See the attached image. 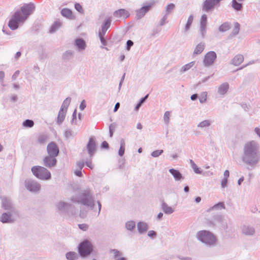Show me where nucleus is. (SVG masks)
<instances>
[{
	"instance_id": "nucleus-1",
	"label": "nucleus",
	"mask_w": 260,
	"mask_h": 260,
	"mask_svg": "<svg viewBox=\"0 0 260 260\" xmlns=\"http://www.w3.org/2000/svg\"><path fill=\"white\" fill-rule=\"evenodd\" d=\"M257 146L254 141L247 143L244 147L243 161L248 165H254L258 161Z\"/></svg>"
},
{
	"instance_id": "nucleus-2",
	"label": "nucleus",
	"mask_w": 260,
	"mask_h": 260,
	"mask_svg": "<svg viewBox=\"0 0 260 260\" xmlns=\"http://www.w3.org/2000/svg\"><path fill=\"white\" fill-rule=\"evenodd\" d=\"M31 171L34 175L39 179L48 180L51 177L50 173L44 167L40 166L34 167L31 169Z\"/></svg>"
},
{
	"instance_id": "nucleus-3",
	"label": "nucleus",
	"mask_w": 260,
	"mask_h": 260,
	"mask_svg": "<svg viewBox=\"0 0 260 260\" xmlns=\"http://www.w3.org/2000/svg\"><path fill=\"white\" fill-rule=\"evenodd\" d=\"M198 238L207 244L212 245L215 243V236L209 232L203 231L198 233Z\"/></svg>"
},
{
	"instance_id": "nucleus-4",
	"label": "nucleus",
	"mask_w": 260,
	"mask_h": 260,
	"mask_svg": "<svg viewBox=\"0 0 260 260\" xmlns=\"http://www.w3.org/2000/svg\"><path fill=\"white\" fill-rule=\"evenodd\" d=\"M26 17H23L20 12H16L12 17L9 23V26L13 30L16 29L19 23L23 22Z\"/></svg>"
},
{
	"instance_id": "nucleus-5",
	"label": "nucleus",
	"mask_w": 260,
	"mask_h": 260,
	"mask_svg": "<svg viewBox=\"0 0 260 260\" xmlns=\"http://www.w3.org/2000/svg\"><path fill=\"white\" fill-rule=\"evenodd\" d=\"M92 250V246L90 242L86 240L81 243L79 246V252L82 256L88 255Z\"/></svg>"
},
{
	"instance_id": "nucleus-6",
	"label": "nucleus",
	"mask_w": 260,
	"mask_h": 260,
	"mask_svg": "<svg viewBox=\"0 0 260 260\" xmlns=\"http://www.w3.org/2000/svg\"><path fill=\"white\" fill-rule=\"evenodd\" d=\"M35 6L32 4H28L24 5L21 8V12L23 14H21L23 17H26V19L27 16L30 15L34 11Z\"/></svg>"
},
{
	"instance_id": "nucleus-7",
	"label": "nucleus",
	"mask_w": 260,
	"mask_h": 260,
	"mask_svg": "<svg viewBox=\"0 0 260 260\" xmlns=\"http://www.w3.org/2000/svg\"><path fill=\"white\" fill-rule=\"evenodd\" d=\"M216 54L214 52L211 51L208 53L204 58V63L205 66L211 65L215 60Z\"/></svg>"
},
{
	"instance_id": "nucleus-8",
	"label": "nucleus",
	"mask_w": 260,
	"mask_h": 260,
	"mask_svg": "<svg viewBox=\"0 0 260 260\" xmlns=\"http://www.w3.org/2000/svg\"><path fill=\"white\" fill-rule=\"evenodd\" d=\"M47 151L50 156H56L58 153L59 150L56 144L54 142H51L48 145Z\"/></svg>"
},
{
	"instance_id": "nucleus-9",
	"label": "nucleus",
	"mask_w": 260,
	"mask_h": 260,
	"mask_svg": "<svg viewBox=\"0 0 260 260\" xmlns=\"http://www.w3.org/2000/svg\"><path fill=\"white\" fill-rule=\"evenodd\" d=\"M26 188L32 191H37L40 189V185L37 182L28 180L26 181Z\"/></svg>"
},
{
	"instance_id": "nucleus-10",
	"label": "nucleus",
	"mask_w": 260,
	"mask_h": 260,
	"mask_svg": "<svg viewBox=\"0 0 260 260\" xmlns=\"http://www.w3.org/2000/svg\"><path fill=\"white\" fill-rule=\"evenodd\" d=\"M96 144L94 140L91 138H90L89 142L87 145V148L88 150V153L90 156H92L95 151Z\"/></svg>"
},
{
	"instance_id": "nucleus-11",
	"label": "nucleus",
	"mask_w": 260,
	"mask_h": 260,
	"mask_svg": "<svg viewBox=\"0 0 260 260\" xmlns=\"http://www.w3.org/2000/svg\"><path fill=\"white\" fill-rule=\"evenodd\" d=\"M55 156H47L44 158V165L48 167H52L55 165L56 160Z\"/></svg>"
},
{
	"instance_id": "nucleus-12",
	"label": "nucleus",
	"mask_w": 260,
	"mask_h": 260,
	"mask_svg": "<svg viewBox=\"0 0 260 260\" xmlns=\"http://www.w3.org/2000/svg\"><path fill=\"white\" fill-rule=\"evenodd\" d=\"M114 15L116 17L126 18L129 17V14L128 11L125 9H119L114 12Z\"/></svg>"
},
{
	"instance_id": "nucleus-13",
	"label": "nucleus",
	"mask_w": 260,
	"mask_h": 260,
	"mask_svg": "<svg viewBox=\"0 0 260 260\" xmlns=\"http://www.w3.org/2000/svg\"><path fill=\"white\" fill-rule=\"evenodd\" d=\"M207 16L206 15H203L202 16V18H201V28H200V30H201V32L202 33V36H204V34L206 31V24H207Z\"/></svg>"
},
{
	"instance_id": "nucleus-14",
	"label": "nucleus",
	"mask_w": 260,
	"mask_h": 260,
	"mask_svg": "<svg viewBox=\"0 0 260 260\" xmlns=\"http://www.w3.org/2000/svg\"><path fill=\"white\" fill-rule=\"evenodd\" d=\"M149 6L143 7L137 11V16L138 18L143 17L145 14L149 10Z\"/></svg>"
},
{
	"instance_id": "nucleus-15",
	"label": "nucleus",
	"mask_w": 260,
	"mask_h": 260,
	"mask_svg": "<svg viewBox=\"0 0 260 260\" xmlns=\"http://www.w3.org/2000/svg\"><path fill=\"white\" fill-rule=\"evenodd\" d=\"M244 57L241 55L236 56L233 59V63L234 65L238 66L243 61Z\"/></svg>"
},
{
	"instance_id": "nucleus-16",
	"label": "nucleus",
	"mask_w": 260,
	"mask_h": 260,
	"mask_svg": "<svg viewBox=\"0 0 260 260\" xmlns=\"http://www.w3.org/2000/svg\"><path fill=\"white\" fill-rule=\"evenodd\" d=\"M67 111L60 109L58 115L57 122L61 123L64 120Z\"/></svg>"
},
{
	"instance_id": "nucleus-17",
	"label": "nucleus",
	"mask_w": 260,
	"mask_h": 260,
	"mask_svg": "<svg viewBox=\"0 0 260 260\" xmlns=\"http://www.w3.org/2000/svg\"><path fill=\"white\" fill-rule=\"evenodd\" d=\"M77 202L81 203L82 204L87 206H92L93 204L92 200L89 197H86V199L77 200Z\"/></svg>"
},
{
	"instance_id": "nucleus-18",
	"label": "nucleus",
	"mask_w": 260,
	"mask_h": 260,
	"mask_svg": "<svg viewBox=\"0 0 260 260\" xmlns=\"http://www.w3.org/2000/svg\"><path fill=\"white\" fill-rule=\"evenodd\" d=\"M138 229L140 233L146 232L148 230V225L146 223L139 222L138 224Z\"/></svg>"
},
{
	"instance_id": "nucleus-19",
	"label": "nucleus",
	"mask_w": 260,
	"mask_h": 260,
	"mask_svg": "<svg viewBox=\"0 0 260 260\" xmlns=\"http://www.w3.org/2000/svg\"><path fill=\"white\" fill-rule=\"evenodd\" d=\"M111 21V20L110 19H107L105 23L102 26L101 31H100V32H102V33L105 34L106 31L110 26Z\"/></svg>"
},
{
	"instance_id": "nucleus-20",
	"label": "nucleus",
	"mask_w": 260,
	"mask_h": 260,
	"mask_svg": "<svg viewBox=\"0 0 260 260\" xmlns=\"http://www.w3.org/2000/svg\"><path fill=\"white\" fill-rule=\"evenodd\" d=\"M162 209L164 212L167 214H171L174 212L173 209L168 206L166 203L162 204Z\"/></svg>"
},
{
	"instance_id": "nucleus-21",
	"label": "nucleus",
	"mask_w": 260,
	"mask_h": 260,
	"mask_svg": "<svg viewBox=\"0 0 260 260\" xmlns=\"http://www.w3.org/2000/svg\"><path fill=\"white\" fill-rule=\"evenodd\" d=\"M1 221L3 223H5L11 222L13 221V220L12 219L11 216L5 213L2 215L1 218Z\"/></svg>"
},
{
	"instance_id": "nucleus-22",
	"label": "nucleus",
	"mask_w": 260,
	"mask_h": 260,
	"mask_svg": "<svg viewBox=\"0 0 260 260\" xmlns=\"http://www.w3.org/2000/svg\"><path fill=\"white\" fill-rule=\"evenodd\" d=\"M76 45L79 49H84L85 47V43L84 40L78 39L76 40Z\"/></svg>"
},
{
	"instance_id": "nucleus-23",
	"label": "nucleus",
	"mask_w": 260,
	"mask_h": 260,
	"mask_svg": "<svg viewBox=\"0 0 260 260\" xmlns=\"http://www.w3.org/2000/svg\"><path fill=\"white\" fill-rule=\"evenodd\" d=\"M169 171L173 175L176 180H180L181 178V174L178 171L172 169H170Z\"/></svg>"
},
{
	"instance_id": "nucleus-24",
	"label": "nucleus",
	"mask_w": 260,
	"mask_h": 260,
	"mask_svg": "<svg viewBox=\"0 0 260 260\" xmlns=\"http://www.w3.org/2000/svg\"><path fill=\"white\" fill-rule=\"evenodd\" d=\"M228 89L229 85L227 83H224L219 87L218 91L220 94H223L226 93Z\"/></svg>"
},
{
	"instance_id": "nucleus-25",
	"label": "nucleus",
	"mask_w": 260,
	"mask_h": 260,
	"mask_svg": "<svg viewBox=\"0 0 260 260\" xmlns=\"http://www.w3.org/2000/svg\"><path fill=\"white\" fill-rule=\"evenodd\" d=\"M125 141L124 139H121L120 141V148L119 150L118 154L120 156H122L125 151Z\"/></svg>"
},
{
	"instance_id": "nucleus-26",
	"label": "nucleus",
	"mask_w": 260,
	"mask_h": 260,
	"mask_svg": "<svg viewBox=\"0 0 260 260\" xmlns=\"http://www.w3.org/2000/svg\"><path fill=\"white\" fill-rule=\"evenodd\" d=\"M61 13L63 16L66 17L67 18L71 19L72 17V12L69 9H63L61 11Z\"/></svg>"
},
{
	"instance_id": "nucleus-27",
	"label": "nucleus",
	"mask_w": 260,
	"mask_h": 260,
	"mask_svg": "<svg viewBox=\"0 0 260 260\" xmlns=\"http://www.w3.org/2000/svg\"><path fill=\"white\" fill-rule=\"evenodd\" d=\"M78 257V254L74 252H69L66 254V257L69 260H74Z\"/></svg>"
},
{
	"instance_id": "nucleus-28",
	"label": "nucleus",
	"mask_w": 260,
	"mask_h": 260,
	"mask_svg": "<svg viewBox=\"0 0 260 260\" xmlns=\"http://www.w3.org/2000/svg\"><path fill=\"white\" fill-rule=\"evenodd\" d=\"M71 99L70 98H67L63 102V104L61 106L60 109L67 111V109H68V106H69V105L71 103Z\"/></svg>"
},
{
	"instance_id": "nucleus-29",
	"label": "nucleus",
	"mask_w": 260,
	"mask_h": 260,
	"mask_svg": "<svg viewBox=\"0 0 260 260\" xmlns=\"http://www.w3.org/2000/svg\"><path fill=\"white\" fill-rule=\"evenodd\" d=\"M61 24L60 22H59V21H55V23L52 25V26L50 28V32H54L56 29L59 28L61 26Z\"/></svg>"
},
{
	"instance_id": "nucleus-30",
	"label": "nucleus",
	"mask_w": 260,
	"mask_h": 260,
	"mask_svg": "<svg viewBox=\"0 0 260 260\" xmlns=\"http://www.w3.org/2000/svg\"><path fill=\"white\" fill-rule=\"evenodd\" d=\"M204 49V45L199 44L197 46V47L194 50V53L196 54H200L203 51Z\"/></svg>"
},
{
	"instance_id": "nucleus-31",
	"label": "nucleus",
	"mask_w": 260,
	"mask_h": 260,
	"mask_svg": "<svg viewBox=\"0 0 260 260\" xmlns=\"http://www.w3.org/2000/svg\"><path fill=\"white\" fill-rule=\"evenodd\" d=\"M232 7L237 11L241 10L242 8L241 4L237 3L236 0H233Z\"/></svg>"
},
{
	"instance_id": "nucleus-32",
	"label": "nucleus",
	"mask_w": 260,
	"mask_h": 260,
	"mask_svg": "<svg viewBox=\"0 0 260 260\" xmlns=\"http://www.w3.org/2000/svg\"><path fill=\"white\" fill-rule=\"evenodd\" d=\"M243 232L246 235H252L254 233V230L252 228L245 227L243 229Z\"/></svg>"
},
{
	"instance_id": "nucleus-33",
	"label": "nucleus",
	"mask_w": 260,
	"mask_h": 260,
	"mask_svg": "<svg viewBox=\"0 0 260 260\" xmlns=\"http://www.w3.org/2000/svg\"><path fill=\"white\" fill-rule=\"evenodd\" d=\"M3 206L5 209H8L11 207V204L8 199H5L3 200Z\"/></svg>"
},
{
	"instance_id": "nucleus-34",
	"label": "nucleus",
	"mask_w": 260,
	"mask_h": 260,
	"mask_svg": "<svg viewBox=\"0 0 260 260\" xmlns=\"http://www.w3.org/2000/svg\"><path fill=\"white\" fill-rule=\"evenodd\" d=\"M135 227V223L134 221H130L126 223V228L128 230H132Z\"/></svg>"
},
{
	"instance_id": "nucleus-35",
	"label": "nucleus",
	"mask_w": 260,
	"mask_h": 260,
	"mask_svg": "<svg viewBox=\"0 0 260 260\" xmlns=\"http://www.w3.org/2000/svg\"><path fill=\"white\" fill-rule=\"evenodd\" d=\"M230 28V25L227 23H224L222 24L220 27H219V30L221 31H224L227 30H228Z\"/></svg>"
},
{
	"instance_id": "nucleus-36",
	"label": "nucleus",
	"mask_w": 260,
	"mask_h": 260,
	"mask_svg": "<svg viewBox=\"0 0 260 260\" xmlns=\"http://www.w3.org/2000/svg\"><path fill=\"white\" fill-rule=\"evenodd\" d=\"M34 122L31 120H26L23 122V125L24 126L31 127L34 125Z\"/></svg>"
},
{
	"instance_id": "nucleus-37",
	"label": "nucleus",
	"mask_w": 260,
	"mask_h": 260,
	"mask_svg": "<svg viewBox=\"0 0 260 260\" xmlns=\"http://www.w3.org/2000/svg\"><path fill=\"white\" fill-rule=\"evenodd\" d=\"M193 16L190 15L188 19V20H187V24H186V26H185V29L186 30H188L190 27V26L191 25L192 21H193Z\"/></svg>"
},
{
	"instance_id": "nucleus-38",
	"label": "nucleus",
	"mask_w": 260,
	"mask_h": 260,
	"mask_svg": "<svg viewBox=\"0 0 260 260\" xmlns=\"http://www.w3.org/2000/svg\"><path fill=\"white\" fill-rule=\"evenodd\" d=\"M190 164L191 165V167H192V169H193L194 171L196 173L199 174V173H201V172L199 170V169L198 168L197 166L194 163V162L192 160H190Z\"/></svg>"
},
{
	"instance_id": "nucleus-39",
	"label": "nucleus",
	"mask_w": 260,
	"mask_h": 260,
	"mask_svg": "<svg viewBox=\"0 0 260 260\" xmlns=\"http://www.w3.org/2000/svg\"><path fill=\"white\" fill-rule=\"evenodd\" d=\"M47 139V136L45 135H41L39 137L38 141L40 143H44L46 141Z\"/></svg>"
},
{
	"instance_id": "nucleus-40",
	"label": "nucleus",
	"mask_w": 260,
	"mask_h": 260,
	"mask_svg": "<svg viewBox=\"0 0 260 260\" xmlns=\"http://www.w3.org/2000/svg\"><path fill=\"white\" fill-rule=\"evenodd\" d=\"M193 65V62H190V63L185 65L184 66H183L182 67V71L184 72V71H185L186 70H188L190 68H191Z\"/></svg>"
},
{
	"instance_id": "nucleus-41",
	"label": "nucleus",
	"mask_w": 260,
	"mask_h": 260,
	"mask_svg": "<svg viewBox=\"0 0 260 260\" xmlns=\"http://www.w3.org/2000/svg\"><path fill=\"white\" fill-rule=\"evenodd\" d=\"M170 116V112L169 111H167L164 115V120L167 124H168L169 122Z\"/></svg>"
},
{
	"instance_id": "nucleus-42",
	"label": "nucleus",
	"mask_w": 260,
	"mask_h": 260,
	"mask_svg": "<svg viewBox=\"0 0 260 260\" xmlns=\"http://www.w3.org/2000/svg\"><path fill=\"white\" fill-rule=\"evenodd\" d=\"M175 6L173 4H169L167 8V13H171L175 9Z\"/></svg>"
},
{
	"instance_id": "nucleus-43",
	"label": "nucleus",
	"mask_w": 260,
	"mask_h": 260,
	"mask_svg": "<svg viewBox=\"0 0 260 260\" xmlns=\"http://www.w3.org/2000/svg\"><path fill=\"white\" fill-rule=\"evenodd\" d=\"M163 152L162 150H157L153 151L151 155L153 157H157Z\"/></svg>"
},
{
	"instance_id": "nucleus-44",
	"label": "nucleus",
	"mask_w": 260,
	"mask_h": 260,
	"mask_svg": "<svg viewBox=\"0 0 260 260\" xmlns=\"http://www.w3.org/2000/svg\"><path fill=\"white\" fill-rule=\"evenodd\" d=\"M115 125L114 124H111L109 126V130H110V137H112L113 135L114 131H115Z\"/></svg>"
},
{
	"instance_id": "nucleus-45",
	"label": "nucleus",
	"mask_w": 260,
	"mask_h": 260,
	"mask_svg": "<svg viewBox=\"0 0 260 260\" xmlns=\"http://www.w3.org/2000/svg\"><path fill=\"white\" fill-rule=\"evenodd\" d=\"M210 125V122L209 120H204L201 122L199 126L201 127H205Z\"/></svg>"
},
{
	"instance_id": "nucleus-46",
	"label": "nucleus",
	"mask_w": 260,
	"mask_h": 260,
	"mask_svg": "<svg viewBox=\"0 0 260 260\" xmlns=\"http://www.w3.org/2000/svg\"><path fill=\"white\" fill-rule=\"evenodd\" d=\"M105 34L102 33V32H99V37L100 38L101 41L102 43L104 45H106V40L104 39V36Z\"/></svg>"
},
{
	"instance_id": "nucleus-47",
	"label": "nucleus",
	"mask_w": 260,
	"mask_h": 260,
	"mask_svg": "<svg viewBox=\"0 0 260 260\" xmlns=\"http://www.w3.org/2000/svg\"><path fill=\"white\" fill-rule=\"evenodd\" d=\"M206 98L207 94L206 93L204 92L201 95V97L200 98V101L201 103L205 102L206 101Z\"/></svg>"
},
{
	"instance_id": "nucleus-48",
	"label": "nucleus",
	"mask_w": 260,
	"mask_h": 260,
	"mask_svg": "<svg viewBox=\"0 0 260 260\" xmlns=\"http://www.w3.org/2000/svg\"><path fill=\"white\" fill-rule=\"evenodd\" d=\"M75 9L79 12H83V9L82 6L79 4H76L75 5Z\"/></svg>"
},
{
	"instance_id": "nucleus-49",
	"label": "nucleus",
	"mask_w": 260,
	"mask_h": 260,
	"mask_svg": "<svg viewBox=\"0 0 260 260\" xmlns=\"http://www.w3.org/2000/svg\"><path fill=\"white\" fill-rule=\"evenodd\" d=\"M240 29V24L238 23H236L235 24V28H234V33L235 34H237L238 33Z\"/></svg>"
},
{
	"instance_id": "nucleus-50",
	"label": "nucleus",
	"mask_w": 260,
	"mask_h": 260,
	"mask_svg": "<svg viewBox=\"0 0 260 260\" xmlns=\"http://www.w3.org/2000/svg\"><path fill=\"white\" fill-rule=\"evenodd\" d=\"M79 227L83 231H86L88 229V225L86 224H79Z\"/></svg>"
},
{
	"instance_id": "nucleus-51",
	"label": "nucleus",
	"mask_w": 260,
	"mask_h": 260,
	"mask_svg": "<svg viewBox=\"0 0 260 260\" xmlns=\"http://www.w3.org/2000/svg\"><path fill=\"white\" fill-rule=\"evenodd\" d=\"M86 107V104H85V102L84 100H83L81 104H80V109L81 110H83Z\"/></svg>"
},
{
	"instance_id": "nucleus-52",
	"label": "nucleus",
	"mask_w": 260,
	"mask_h": 260,
	"mask_svg": "<svg viewBox=\"0 0 260 260\" xmlns=\"http://www.w3.org/2000/svg\"><path fill=\"white\" fill-rule=\"evenodd\" d=\"M133 45V42L131 41V40H128L127 42V49L128 50H129L131 46H132Z\"/></svg>"
},
{
	"instance_id": "nucleus-53",
	"label": "nucleus",
	"mask_w": 260,
	"mask_h": 260,
	"mask_svg": "<svg viewBox=\"0 0 260 260\" xmlns=\"http://www.w3.org/2000/svg\"><path fill=\"white\" fill-rule=\"evenodd\" d=\"M228 183V179L224 178L221 182V185L222 187H224L226 186Z\"/></svg>"
},
{
	"instance_id": "nucleus-54",
	"label": "nucleus",
	"mask_w": 260,
	"mask_h": 260,
	"mask_svg": "<svg viewBox=\"0 0 260 260\" xmlns=\"http://www.w3.org/2000/svg\"><path fill=\"white\" fill-rule=\"evenodd\" d=\"M111 252H113L115 257H117L119 255H120V252L117 250L113 249L111 251Z\"/></svg>"
},
{
	"instance_id": "nucleus-55",
	"label": "nucleus",
	"mask_w": 260,
	"mask_h": 260,
	"mask_svg": "<svg viewBox=\"0 0 260 260\" xmlns=\"http://www.w3.org/2000/svg\"><path fill=\"white\" fill-rule=\"evenodd\" d=\"M148 235L149 237H153L156 235V233L153 231H150L148 232Z\"/></svg>"
},
{
	"instance_id": "nucleus-56",
	"label": "nucleus",
	"mask_w": 260,
	"mask_h": 260,
	"mask_svg": "<svg viewBox=\"0 0 260 260\" xmlns=\"http://www.w3.org/2000/svg\"><path fill=\"white\" fill-rule=\"evenodd\" d=\"M217 207L221 208H224V204H223V203H219L216 204V205H215L213 207V208H217Z\"/></svg>"
},
{
	"instance_id": "nucleus-57",
	"label": "nucleus",
	"mask_w": 260,
	"mask_h": 260,
	"mask_svg": "<svg viewBox=\"0 0 260 260\" xmlns=\"http://www.w3.org/2000/svg\"><path fill=\"white\" fill-rule=\"evenodd\" d=\"M102 147L104 148H108L109 147L108 143L106 141H104L102 143Z\"/></svg>"
},
{
	"instance_id": "nucleus-58",
	"label": "nucleus",
	"mask_w": 260,
	"mask_h": 260,
	"mask_svg": "<svg viewBox=\"0 0 260 260\" xmlns=\"http://www.w3.org/2000/svg\"><path fill=\"white\" fill-rule=\"evenodd\" d=\"M86 165L88 167H89L91 169H92L93 168V165L92 164V162L91 161H87Z\"/></svg>"
},
{
	"instance_id": "nucleus-59",
	"label": "nucleus",
	"mask_w": 260,
	"mask_h": 260,
	"mask_svg": "<svg viewBox=\"0 0 260 260\" xmlns=\"http://www.w3.org/2000/svg\"><path fill=\"white\" fill-rule=\"evenodd\" d=\"M19 71H17L16 72H15V73L14 74V75H13L12 76V78L13 80H15L16 79V78L18 77V76L19 75Z\"/></svg>"
},
{
	"instance_id": "nucleus-60",
	"label": "nucleus",
	"mask_w": 260,
	"mask_h": 260,
	"mask_svg": "<svg viewBox=\"0 0 260 260\" xmlns=\"http://www.w3.org/2000/svg\"><path fill=\"white\" fill-rule=\"evenodd\" d=\"M229 175H230L229 171L228 170H226L224 173V178L228 179V177H229Z\"/></svg>"
},
{
	"instance_id": "nucleus-61",
	"label": "nucleus",
	"mask_w": 260,
	"mask_h": 260,
	"mask_svg": "<svg viewBox=\"0 0 260 260\" xmlns=\"http://www.w3.org/2000/svg\"><path fill=\"white\" fill-rule=\"evenodd\" d=\"M77 166L80 169V170H81L84 166V163L82 162H79L77 163Z\"/></svg>"
},
{
	"instance_id": "nucleus-62",
	"label": "nucleus",
	"mask_w": 260,
	"mask_h": 260,
	"mask_svg": "<svg viewBox=\"0 0 260 260\" xmlns=\"http://www.w3.org/2000/svg\"><path fill=\"white\" fill-rule=\"evenodd\" d=\"M67 205L64 204V203H60L58 205L59 208L60 209H61L62 208H64L65 206H66Z\"/></svg>"
},
{
	"instance_id": "nucleus-63",
	"label": "nucleus",
	"mask_w": 260,
	"mask_h": 260,
	"mask_svg": "<svg viewBox=\"0 0 260 260\" xmlns=\"http://www.w3.org/2000/svg\"><path fill=\"white\" fill-rule=\"evenodd\" d=\"M75 174L77 176H79V177H81V176H82V172H81V170L76 171L75 172Z\"/></svg>"
},
{
	"instance_id": "nucleus-64",
	"label": "nucleus",
	"mask_w": 260,
	"mask_h": 260,
	"mask_svg": "<svg viewBox=\"0 0 260 260\" xmlns=\"http://www.w3.org/2000/svg\"><path fill=\"white\" fill-rule=\"evenodd\" d=\"M4 77H5V73H4V72H3V71H1L0 72V79L2 80H3V79L4 78Z\"/></svg>"
}]
</instances>
